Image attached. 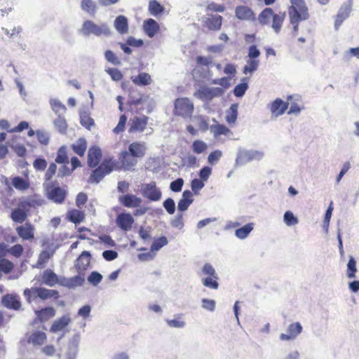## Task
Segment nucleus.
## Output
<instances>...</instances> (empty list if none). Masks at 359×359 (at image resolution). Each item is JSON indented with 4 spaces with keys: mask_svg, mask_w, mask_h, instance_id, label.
I'll return each mask as SVG.
<instances>
[{
    "mask_svg": "<svg viewBox=\"0 0 359 359\" xmlns=\"http://www.w3.org/2000/svg\"><path fill=\"white\" fill-rule=\"evenodd\" d=\"M194 103L187 97L175 100L174 103V114L184 118H191L194 112Z\"/></svg>",
    "mask_w": 359,
    "mask_h": 359,
    "instance_id": "obj_2",
    "label": "nucleus"
},
{
    "mask_svg": "<svg viewBox=\"0 0 359 359\" xmlns=\"http://www.w3.org/2000/svg\"><path fill=\"white\" fill-rule=\"evenodd\" d=\"M263 156L264 153L262 151L240 149L237 154L236 163L242 165L254 160H261Z\"/></svg>",
    "mask_w": 359,
    "mask_h": 359,
    "instance_id": "obj_3",
    "label": "nucleus"
},
{
    "mask_svg": "<svg viewBox=\"0 0 359 359\" xmlns=\"http://www.w3.org/2000/svg\"><path fill=\"white\" fill-rule=\"evenodd\" d=\"M168 241L165 236H161L160 238L156 239L151 246V252L158 251L161 248L166 245Z\"/></svg>",
    "mask_w": 359,
    "mask_h": 359,
    "instance_id": "obj_53",
    "label": "nucleus"
},
{
    "mask_svg": "<svg viewBox=\"0 0 359 359\" xmlns=\"http://www.w3.org/2000/svg\"><path fill=\"white\" fill-rule=\"evenodd\" d=\"M104 58L105 60L114 65H121V60H119V58L116 55V54L110 50H107L104 53Z\"/></svg>",
    "mask_w": 359,
    "mask_h": 359,
    "instance_id": "obj_54",
    "label": "nucleus"
},
{
    "mask_svg": "<svg viewBox=\"0 0 359 359\" xmlns=\"http://www.w3.org/2000/svg\"><path fill=\"white\" fill-rule=\"evenodd\" d=\"M222 20L221 15H211L210 17L205 18L204 23L210 30L217 31L220 29Z\"/></svg>",
    "mask_w": 359,
    "mask_h": 359,
    "instance_id": "obj_23",
    "label": "nucleus"
},
{
    "mask_svg": "<svg viewBox=\"0 0 359 359\" xmlns=\"http://www.w3.org/2000/svg\"><path fill=\"white\" fill-rule=\"evenodd\" d=\"M116 222L121 230L128 231L134 223V219L130 213L123 212L118 215Z\"/></svg>",
    "mask_w": 359,
    "mask_h": 359,
    "instance_id": "obj_14",
    "label": "nucleus"
},
{
    "mask_svg": "<svg viewBox=\"0 0 359 359\" xmlns=\"http://www.w3.org/2000/svg\"><path fill=\"white\" fill-rule=\"evenodd\" d=\"M357 271L356 269V262L353 257L350 256L349 260L347 264V277L348 278H355V272Z\"/></svg>",
    "mask_w": 359,
    "mask_h": 359,
    "instance_id": "obj_52",
    "label": "nucleus"
},
{
    "mask_svg": "<svg viewBox=\"0 0 359 359\" xmlns=\"http://www.w3.org/2000/svg\"><path fill=\"white\" fill-rule=\"evenodd\" d=\"M81 7L91 15H94L97 11L96 4L92 0H81Z\"/></svg>",
    "mask_w": 359,
    "mask_h": 359,
    "instance_id": "obj_41",
    "label": "nucleus"
},
{
    "mask_svg": "<svg viewBox=\"0 0 359 359\" xmlns=\"http://www.w3.org/2000/svg\"><path fill=\"white\" fill-rule=\"evenodd\" d=\"M148 8L149 13L154 16H156L162 13L165 10L164 7L161 6L156 0L149 1Z\"/></svg>",
    "mask_w": 359,
    "mask_h": 359,
    "instance_id": "obj_43",
    "label": "nucleus"
},
{
    "mask_svg": "<svg viewBox=\"0 0 359 359\" xmlns=\"http://www.w3.org/2000/svg\"><path fill=\"white\" fill-rule=\"evenodd\" d=\"M132 81L137 86H147L151 83V76L145 72L140 73L137 76L132 77Z\"/></svg>",
    "mask_w": 359,
    "mask_h": 359,
    "instance_id": "obj_31",
    "label": "nucleus"
},
{
    "mask_svg": "<svg viewBox=\"0 0 359 359\" xmlns=\"http://www.w3.org/2000/svg\"><path fill=\"white\" fill-rule=\"evenodd\" d=\"M80 337L79 334H75L73 337L72 341L73 344H75L74 346L67 353V359H76L77 349L76 347L78 346L79 341Z\"/></svg>",
    "mask_w": 359,
    "mask_h": 359,
    "instance_id": "obj_63",
    "label": "nucleus"
},
{
    "mask_svg": "<svg viewBox=\"0 0 359 359\" xmlns=\"http://www.w3.org/2000/svg\"><path fill=\"white\" fill-rule=\"evenodd\" d=\"M39 298L42 300H46L50 298L57 299L59 297V292L55 290L46 289L45 287L39 288Z\"/></svg>",
    "mask_w": 359,
    "mask_h": 359,
    "instance_id": "obj_35",
    "label": "nucleus"
},
{
    "mask_svg": "<svg viewBox=\"0 0 359 359\" xmlns=\"http://www.w3.org/2000/svg\"><path fill=\"white\" fill-rule=\"evenodd\" d=\"M105 72L111 76V79L114 81H119L123 78V74L118 69L107 68Z\"/></svg>",
    "mask_w": 359,
    "mask_h": 359,
    "instance_id": "obj_60",
    "label": "nucleus"
},
{
    "mask_svg": "<svg viewBox=\"0 0 359 359\" xmlns=\"http://www.w3.org/2000/svg\"><path fill=\"white\" fill-rule=\"evenodd\" d=\"M136 157L131 156V154L127 151H124L121 152L120 156V161L122 165L123 168L125 170H133L135 168L137 161L135 159Z\"/></svg>",
    "mask_w": 359,
    "mask_h": 359,
    "instance_id": "obj_17",
    "label": "nucleus"
},
{
    "mask_svg": "<svg viewBox=\"0 0 359 359\" xmlns=\"http://www.w3.org/2000/svg\"><path fill=\"white\" fill-rule=\"evenodd\" d=\"M118 202L124 207L135 208L140 206L142 199L136 195L131 194H123L118 197Z\"/></svg>",
    "mask_w": 359,
    "mask_h": 359,
    "instance_id": "obj_9",
    "label": "nucleus"
},
{
    "mask_svg": "<svg viewBox=\"0 0 359 359\" xmlns=\"http://www.w3.org/2000/svg\"><path fill=\"white\" fill-rule=\"evenodd\" d=\"M79 33L85 37H89L91 35L98 37L102 35L109 36L111 34V31L106 22L97 25L93 21L88 20L83 22L81 27L79 29Z\"/></svg>",
    "mask_w": 359,
    "mask_h": 359,
    "instance_id": "obj_1",
    "label": "nucleus"
},
{
    "mask_svg": "<svg viewBox=\"0 0 359 359\" xmlns=\"http://www.w3.org/2000/svg\"><path fill=\"white\" fill-rule=\"evenodd\" d=\"M50 104L52 110L57 116H63L65 114L67 108L59 100L50 99Z\"/></svg>",
    "mask_w": 359,
    "mask_h": 359,
    "instance_id": "obj_30",
    "label": "nucleus"
},
{
    "mask_svg": "<svg viewBox=\"0 0 359 359\" xmlns=\"http://www.w3.org/2000/svg\"><path fill=\"white\" fill-rule=\"evenodd\" d=\"M13 186L18 190L24 191L29 187V183L21 177H14L12 179Z\"/></svg>",
    "mask_w": 359,
    "mask_h": 359,
    "instance_id": "obj_44",
    "label": "nucleus"
},
{
    "mask_svg": "<svg viewBox=\"0 0 359 359\" xmlns=\"http://www.w3.org/2000/svg\"><path fill=\"white\" fill-rule=\"evenodd\" d=\"M287 106V103L284 102L280 98H277L271 104V111L276 116H278L285 113Z\"/></svg>",
    "mask_w": 359,
    "mask_h": 359,
    "instance_id": "obj_26",
    "label": "nucleus"
},
{
    "mask_svg": "<svg viewBox=\"0 0 359 359\" xmlns=\"http://www.w3.org/2000/svg\"><path fill=\"white\" fill-rule=\"evenodd\" d=\"M14 267L13 262L4 258L0 259V270L5 273H10Z\"/></svg>",
    "mask_w": 359,
    "mask_h": 359,
    "instance_id": "obj_58",
    "label": "nucleus"
},
{
    "mask_svg": "<svg viewBox=\"0 0 359 359\" xmlns=\"http://www.w3.org/2000/svg\"><path fill=\"white\" fill-rule=\"evenodd\" d=\"M116 30L121 34H126L128 32V19L124 15H118L116 18L114 23Z\"/></svg>",
    "mask_w": 359,
    "mask_h": 359,
    "instance_id": "obj_27",
    "label": "nucleus"
},
{
    "mask_svg": "<svg viewBox=\"0 0 359 359\" xmlns=\"http://www.w3.org/2000/svg\"><path fill=\"white\" fill-rule=\"evenodd\" d=\"M191 118L192 121L196 123L198 129L201 131L205 132L210 129V126L208 125V118L203 115H196Z\"/></svg>",
    "mask_w": 359,
    "mask_h": 359,
    "instance_id": "obj_33",
    "label": "nucleus"
},
{
    "mask_svg": "<svg viewBox=\"0 0 359 359\" xmlns=\"http://www.w3.org/2000/svg\"><path fill=\"white\" fill-rule=\"evenodd\" d=\"M27 217V212L19 208L14 209L11 215L12 220L20 224H22L26 219Z\"/></svg>",
    "mask_w": 359,
    "mask_h": 359,
    "instance_id": "obj_40",
    "label": "nucleus"
},
{
    "mask_svg": "<svg viewBox=\"0 0 359 359\" xmlns=\"http://www.w3.org/2000/svg\"><path fill=\"white\" fill-rule=\"evenodd\" d=\"M46 191L47 198L55 203H62L66 198V191L53 182L46 186Z\"/></svg>",
    "mask_w": 359,
    "mask_h": 359,
    "instance_id": "obj_4",
    "label": "nucleus"
},
{
    "mask_svg": "<svg viewBox=\"0 0 359 359\" xmlns=\"http://www.w3.org/2000/svg\"><path fill=\"white\" fill-rule=\"evenodd\" d=\"M285 17V13L282 14H274L273 15L272 28L276 33H279L282 27L283 22Z\"/></svg>",
    "mask_w": 359,
    "mask_h": 359,
    "instance_id": "obj_45",
    "label": "nucleus"
},
{
    "mask_svg": "<svg viewBox=\"0 0 359 359\" xmlns=\"http://www.w3.org/2000/svg\"><path fill=\"white\" fill-rule=\"evenodd\" d=\"M71 322V318L69 315H65L59 319L54 321L51 327V332H57L63 330Z\"/></svg>",
    "mask_w": 359,
    "mask_h": 359,
    "instance_id": "obj_25",
    "label": "nucleus"
},
{
    "mask_svg": "<svg viewBox=\"0 0 359 359\" xmlns=\"http://www.w3.org/2000/svg\"><path fill=\"white\" fill-rule=\"evenodd\" d=\"M163 206L168 214L172 215L175 212V203L171 198H168L163 203Z\"/></svg>",
    "mask_w": 359,
    "mask_h": 359,
    "instance_id": "obj_62",
    "label": "nucleus"
},
{
    "mask_svg": "<svg viewBox=\"0 0 359 359\" xmlns=\"http://www.w3.org/2000/svg\"><path fill=\"white\" fill-rule=\"evenodd\" d=\"M236 17L242 20H255V15L251 8L246 6H238L235 10Z\"/></svg>",
    "mask_w": 359,
    "mask_h": 359,
    "instance_id": "obj_18",
    "label": "nucleus"
},
{
    "mask_svg": "<svg viewBox=\"0 0 359 359\" xmlns=\"http://www.w3.org/2000/svg\"><path fill=\"white\" fill-rule=\"evenodd\" d=\"M69 220L74 224H79L84 218L83 213L79 210H72L68 212Z\"/></svg>",
    "mask_w": 359,
    "mask_h": 359,
    "instance_id": "obj_46",
    "label": "nucleus"
},
{
    "mask_svg": "<svg viewBox=\"0 0 359 359\" xmlns=\"http://www.w3.org/2000/svg\"><path fill=\"white\" fill-rule=\"evenodd\" d=\"M35 313H36L37 318L41 321H46L49 318L55 316V311L53 307H46L41 310L35 311Z\"/></svg>",
    "mask_w": 359,
    "mask_h": 359,
    "instance_id": "obj_29",
    "label": "nucleus"
},
{
    "mask_svg": "<svg viewBox=\"0 0 359 359\" xmlns=\"http://www.w3.org/2000/svg\"><path fill=\"white\" fill-rule=\"evenodd\" d=\"M224 90L219 87H203L196 91L194 95L203 100L210 101L214 97L222 96Z\"/></svg>",
    "mask_w": 359,
    "mask_h": 359,
    "instance_id": "obj_5",
    "label": "nucleus"
},
{
    "mask_svg": "<svg viewBox=\"0 0 359 359\" xmlns=\"http://www.w3.org/2000/svg\"><path fill=\"white\" fill-rule=\"evenodd\" d=\"M102 151L97 146L92 147L88 152V165L90 168H95L100 163Z\"/></svg>",
    "mask_w": 359,
    "mask_h": 359,
    "instance_id": "obj_16",
    "label": "nucleus"
},
{
    "mask_svg": "<svg viewBox=\"0 0 359 359\" xmlns=\"http://www.w3.org/2000/svg\"><path fill=\"white\" fill-rule=\"evenodd\" d=\"M80 123L88 130H90V128L95 124L94 120L86 111L80 114Z\"/></svg>",
    "mask_w": 359,
    "mask_h": 359,
    "instance_id": "obj_47",
    "label": "nucleus"
},
{
    "mask_svg": "<svg viewBox=\"0 0 359 359\" xmlns=\"http://www.w3.org/2000/svg\"><path fill=\"white\" fill-rule=\"evenodd\" d=\"M140 192L144 198L151 201H158L162 196L161 191L156 187L155 182L143 184Z\"/></svg>",
    "mask_w": 359,
    "mask_h": 359,
    "instance_id": "obj_6",
    "label": "nucleus"
},
{
    "mask_svg": "<svg viewBox=\"0 0 359 359\" xmlns=\"http://www.w3.org/2000/svg\"><path fill=\"white\" fill-rule=\"evenodd\" d=\"M46 339V334L43 331L36 330L28 337V342L34 346H39L44 343Z\"/></svg>",
    "mask_w": 359,
    "mask_h": 359,
    "instance_id": "obj_28",
    "label": "nucleus"
},
{
    "mask_svg": "<svg viewBox=\"0 0 359 359\" xmlns=\"http://www.w3.org/2000/svg\"><path fill=\"white\" fill-rule=\"evenodd\" d=\"M60 278L53 270L46 269L43 272L41 281L46 285L53 287L57 283L60 284Z\"/></svg>",
    "mask_w": 359,
    "mask_h": 359,
    "instance_id": "obj_19",
    "label": "nucleus"
},
{
    "mask_svg": "<svg viewBox=\"0 0 359 359\" xmlns=\"http://www.w3.org/2000/svg\"><path fill=\"white\" fill-rule=\"evenodd\" d=\"M147 121L148 117L147 116H135L130 120L128 132H143L147 125Z\"/></svg>",
    "mask_w": 359,
    "mask_h": 359,
    "instance_id": "obj_15",
    "label": "nucleus"
},
{
    "mask_svg": "<svg viewBox=\"0 0 359 359\" xmlns=\"http://www.w3.org/2000/svg\"><path fill=\"white\" fill-rule=\"evenodd\" d=\"M53 125L55 128L61 134H65L67 130V123L63 116H57V117L53 121Z\"/></svg>",
    "mask_w": 359,
    "mask_h": 359,
    "instance_id": "obj_37",
    "label": "nucleus"
},
{
    "mask_svg": "<svg viewBox=\"0 0 359 359\" xmlns=\"http://www.w3.org/2000/svg\"><path fill=\"white\" fill-rule=\"evenodd\" d=\"M55 162L57 163L68 164L69 158L67 154V149L65 146L61 147L57 152Z\"/></svg>",
    "mask_w": 359,
    "mask_h": 359,
    "instance_id": "obj_48",
    "label": "nucleus"
},
{
    "mask_svg": "<svg viewBox=\"0 0 359 359\" xmlns=\"http://www.w3.org/2000/svg\"><path fill=\"white\" fill-rule=\"evenodd\" d=\"M291 6L288 10L289 15H301L302 18L308 19L309 14L304 0H290Z\"/></svg>",
    "mask_w": 359,
    "mask_h": 359,
    "instance_id": "obj_8",
    "label": "nucleus"
},
{
    "mask_svg": "<svg viewBox=\"0 0 359 359\" xmlns=\"http://www.w3.org/2000/svg\"><path fill=\"white\" fill-rule=\"evenodd\" d=\"M283 221L285 224L288 226H294L298 223L297 217H295L294 214L290 210H287L284 213Z\"/></svg>",
    "mask_w": 359,
    "mask_h": 359,
    "instance_id": "obj_55",
    "label": "nucleus"
},
{
    "mask_svg": "<svg viewBox=\"0 0 359 359\" xmlns=\"http://www.w3.org/2000/svg\"><path fill=\"white\" fill-rule=\"evenodd\" d=\"M238 104H232L226 111V121L231 125L234 124L238 117Z\"/></svg>",
    "mask_w": 359,
    "mask_h": 359,
    "instance_id": "obj_34",
    "label": "nucleus"
},
{
    "mask_svg": "<svg viewBox=\"0 0 359 359\" xmlns=\"http://www.w3.org/2000/svg\"><path fill=\"white\" fill-rule=\"evenodd\" d=\"M259 65V61L257 60H249L247 62V65L243 68V73L247 74L248 73H253L257 69Z\"/></svg>",
    "mask_w": 359,
    "mask_h": 359,
    "instance_id": "obj_57",
    "label": "nucleus"
},
{
    "mask_svg": "<svg viewBox=\"0 0 359 359\" xmlns=\"http://www.w3.org/2000/svg\"><path fill=\"white\" fill-rule=\"evenodd\" d=\"M201 307L205 310L213 312L215 310L216 302L214 299L203 298L201 300Z\"/></svg>",
    "mask_w": 359,
    "mask_h": 359,
    "instance_id": "obj_59",
    "label": "nucleus"
},
{
    "mask_svg": "<svg viewBox=\"0 0 359 359\" xmlns=\"http://www.w3.org/2000/svg\"><path fill=\"white\" fill-rule=\"evenodd\" d=\"M247 81L248 78L244 77L241 80L242 82L234 87L233 93L236 97H241L245 95L246 90L248 88Z\"/></svg>",
    "mask_w": 359,
    "mask_h": 359,
    "instance_id": "obj_38",
    "label": "nucleus"
},
{
    "mask_svg": "<svg viewBox=\"0 0 359 359\" xmlns=\"http://www.w3.org/2000/svg\"><path fill=\"white\" fill-rule=\"evenodd\" d=\"M218 278H215L213 276H207L201 279L203 285L208 288L212 290H217L219 287V283L217 282Z\"/></svg>",
    "mask_w": 359,
    "mask_h": 359,
    "instance_id": "obj_51",
    "label": "nucleus"
},
{
    "mask_svg": "<svg viewBox=\"0 0 359 359\" xmlns=\"http://www.w3.org/2000/svg\"><path fill=\"white\" fill-rule=\"evenodd\" d=\"M273 15H274V13L272 8H266L259 15L258 21L262 25H269Z\"/></svg>",
    "mask_w": 359,
    "mask_h": 359,
    "instance_id": "obj_36",
    "label": "nucleus"
},
{
    "mask_svg": "<svg viewBox=\"0 0 359 359\" xmlns=\"http://www.w3.org/2000/svg\"><path fill=\"white\" fill-rule=\"evenodd\" d=\"M302 329L299 323H291L287 327V333L280 334V339L282 341L293 340L302 332Z\"/></svg>",
    "mask_w": 359,
    "mask_h": 359,
    "instance_id": "obj_10",
    "label": "nucleus"
},
{
    "mask_svg": "<svg viewBox=\"0 0 359 359\" xmlns=\"http://www.w3.org/2000/svg\"><path fill=\"white\" fill-rule=\"evenodd\" d=\"M210 130L213 133L215 137H217L221 135H227L230 133V130L226 126L219 123L211 125L210 126Z\"/></svg>",
    "mask_w": 359,
    "mask_h": 359,
    "instance_id": "obj_39",
    "label": "nucleus"
},
{
    "mask_svg": "<svg viewBox=\"0 0 359 359\" xmlns=\"http://www.w3.org/2000/svg\"><path fill=\"white\" fill-rule=\"evenodd\" d=\"M84 281V278L81 276V274H79L72 278L60 277L59 285L69 289H73L81 286Z\"/></svg>",
    "mask_w": 359,
    "mask_h": 359,
    "instance_id": "obj_13",
    "label": "nucleus"
},
{
    "mask_svg": "<svg viewBox=\"0 0 359 359\" xmlns=\"http://www.w3.org/2000/svg\"><path fill=\"white\" fill-rule=\"evenodd\" d=\"M202 273L203 275H205L207 276H213V278H219L215 269L209 263H206L204 264V266L202 268Z\"/></svg>",
    "mask_w": 359,
    "mask_h": 359,
    "instance_id": "obj_61",
    "label": "nucleus"
},
{
    "mask_svg": "<svg viewBox=\"0 0 359 359\" xmlns=\"http://www.w3.org/2000/svg\"><path fill=\"white\" fill-rule=\"evenodd\" d=\"M18 235L25 240H29L34 238L33 228L31 226L24 227L22 226L17 228Z\"/></svg>",
    "mask_w": 359,
    "mask_h": 359,
    "instance_id": "obj_42",
    "label": "nucleus"
},
{
    "mask_svg": "<svg viewBox=\"0 0 359 359\" xmlns=\"http://www.w3.org/2000/svg\"><path fill=\"white\" fill-rule=\"evenodd\" d=\"M146 144L142 142H135L128 146V152L136 158H142L145 155Z\"/></svg>",
    "mask_w": 359,
    "mask_h": 359,
    "instance_id": "obj_20",
    "label": "nucleus"
},
{
    "mask_svg": "<svg viewBox=\"0 0 359 359\" xmlns=\"http://www.w3.org/2000/svg\"><path fill=\"white\" fill-rule=\"evenodd\" d=\"M39 288L40 287H35L30 289L27 288L24 290V295L27 297L28 302L30 303L39 297L38 294H39Z\"/></svg>",
    "mask_w": 359,
    "mask_h": 359,
    "instance_id": "obj_50",
    "label": "nucleus"
},
{
    "mask_svg": "<svg viewBox=\"0 0 359 359\" xmlns=\"http://www.w3.org/2000/svg\"><path fill=\"white\" fill-rule=\"evenodd\" d=\"M352 7L350 6V3H344L339 8L336 20L334 22V28L336 30L339 29L343 22L349 16Z\"/></svg>",
    "mask_w": 359,
    "mask_h": 359,
    "instance_id": "obj_12",
    "label": "nucleus"
},
{
    "mask_svg": "<svg viewBox=\"0 0 359 359\" xmlns=\"http://www.w3.org/2000/svg\"><path fill=\"white\" fill-rule=\"evenodd\" d=\"M193 194L189 190H185L182 193V198L177 203V210L179 212L186 211L189 205L193 203Z\"/></svg>",
    "mask_w": 359,
    "mask_h": 359,
    "instance_id": "obj_22",
    "label": "nucleus"
},
{
    "mask_svg": "<svg viewBox=\"0 0 359 359\" xmlns=\"http://www.w3.org/2000/svg\"><path fill=\"white\" fill-rule=\"evenodd\" d=\"M113 170V167L110 162L104 161L101 163L95 170H93V173L89 177V183H99L103 177L109 174Z\"/></svg>",
    "mask_w": 359,
    "mask_h": 359,
    "instance_id": "obj_7",
    "label": "nucleus"
},
{
    "mask_svg": "<svg viewBox=\"0 0 359 359\" xmlns=\"http://www.w3.org/2000/svg\"><path fill=\"white\" fill-rule=\"evenodd\" d=\"M36 135L38 139V141L43 145H47L49 142L50 135L49 134L44 130H36Z\"/></svg>",
    "mask_w": 359,
    "mask_h": 359,
    "instance_id": "obj_64",
    "label": "nucleus"
},
{
    "mask_svg": "<svg viewBox=\"0 0 359 359\" xmlns=\"http://www.w3.org/2000/svg\"><path fill=\"white\" fill-rule=\"evenodd\" d=\"M91 255L88 251H83L76 260L75 268L79 274L84 271L90 265Z\"/></svg>",
    "mask_w": 359,
    "mask_h": 359,
    "instance_id": "obj_11",
    "label": "nucleus"
},
{
    "mask_svg": "<svg viewBox=\"0 0 359 359\" xmlns=\"http://www.w3.org/2000/svg\"><path fill=\"white\" fill-rule=\"evenodd\" d=\"M2 305L7 309H13L15 311L20 310L21 307V303L18 299L17 297L13 294H6L2 297L1 299Z\"/></svg>",
    "mask_w": 359,
    "mask_h": 359,
    "instance_id": "obj_21",
    "label": "nucleus"
},
{
    "mask_svg": "<svg viewBox=\"0 0 359 359\" xmlns=\"http://www.w3.org/2000/svg\"><path fill=\"white\" fill-rule=\"evenodd\" d=\"M87 148L86 141L84 139H79L76 144L72 145L74 151L79 156H83Z\"/></svg>",
    "mask_w": 359,
    "mask_h": 359,
    "instance_id": "obj_49",
    "label": "nucleus"
},
{
    "mask_svg": "<svg viewBox=\"0 0 359 359\" xmlns=\"http://www.w3.org/2000/svg\"><path fill=\"white\" fill-rule=\"evenodd\" d=\"M254 229L253 223H248L235 231L236 236L239 239L246 238Z\"/></svg>",
    "mask_w": 359,
    "mask_h": 359,
    "instance_id": "obj_32",
    "label": "nucleus"
},
{
    "mask_svg": "<svg viewBox=\"0 0 359 359\" xmlns=\"http://www.w3.org/2000/svg\"><path fill=\"white\" fill-rule=\"evenodd\" d=\"M143 27L146 34L150 38L154 37L159 30L158 24L151 18L144 22Z\"/></svg>",
    "mask_w": 359,
    "mask_h": 359,
    "instance_id": "obj_24",
    "label": "nucleus"
},
{
    "mask_svg": "<svg viewBox=\"0 0 359 359\" xmlns=\"http://www.w3.org/2000/svg\"><path fill=\"white\" fill-rule=\"evenodd\" d=\"M102 275L96 271H92L88 277V281L93 286H97L102 280Z\"/></svg>",
    "mask_w": 359,
    "mask_h": 359,
    "instance_id": "obj_56",
    "label": "nucleus"
}]
</instances>
